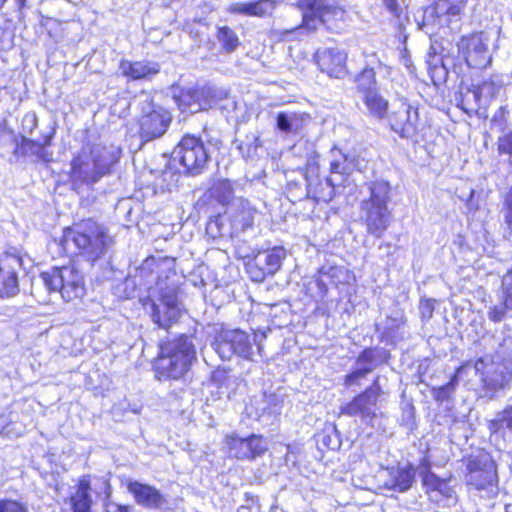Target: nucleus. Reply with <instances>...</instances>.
<instances>
[{
	"label": "nucleus",
	"mask_w": 512,
	"mask_h": 512,
	"mask_svg": "<svg viewBox=\"0 0 512 512\" xmlns=\"http://www.w3.org/2000/svg\"><path fill=\"white\" fill-rule=\"evenodd\" d=\"M385 66L380 59L377 61V68L380 69L381 67Z\"/></svg>",
	"instance_id": "obj_58"
},
{
	"label": "nucleus",
	"mask_w": 512,
	"mask_h": 512,
	"mask_svg": "<svg viewBox=\"0 0 512 512\" xmlns=\"http://www.w3.org/2000/svg\"><path fill=\"white\" fill-rule=\"evenodd\" d=\"M391 190L388 181L375 180L369 186V196L360 203V221L366 232L378 239L384 236L392 222V213L388 207Z\"/></svg>",
	"instance_id": "obj_4"
},
{
	"label": "nucleus",
	"mask_w": 512,
	"mask_h": 512,
	"mask_svg": "<svg viewBox=\"0 0 512 512\" xmlns=\"http://www.w3.org/2000/svg\"><path fill=\"white\" fill-rule=\"evenodd\" d=\"M40 278L50 293L58 292L65 302H78L86 295L84 277L73 266H54L41 272Z\"/></svg>",
	"instance_id": "obj_7"
},
{
	"label": "nucleus",
	"mask_w": 512,
	"mask_h": 512,
	"mask_svg": "<svg viewBox=\"0 0 512 512\" xmlns=\"http://www.w3.org/2000/svg\"><path fill=\"white\" fill-rule=\"evenodd\" d=\"M419 111L407 103L401 104L395 111L388 115L391 129L401 138L412 139L414 143L424 140V136L418 137Z\"/></svg>",
	"instance_id": "obj_16"
},
{
	"label": "nucleus",
	"mask_w": 512,
	"mask_h": 512,
	"mask_svg": "<svg viewBox=\"0 0 512 512\" xmlns=\"http://www.w3.org/2000/svg\"><path fill=\"white\" fill-rule=\"evenodd\" d=\"M252 498V495H250L249 493H245V499L246 500H249Z\"/></svg>",
	"instance_id": "obj_60"
},
{
	"label": "nucleus",
	"mask_w": 512,
	"mask_h": 512,
	"mask_svg": "<svg viewBox=\"0 0 512 512\" xmlns=\"http://www.w3.org/2000/svg\"><path fill=\"white\" fill-rule=\"evenodd\" d=\"M294 6L301 12L306 33H315L323 26L330 33L341 34L348 26V11L337 1L296 0Z\"/></svg>",
	"instance_id": "obj_3"
},
{
	"label": "nucleus",
	"mask_w": 512,
	"mask_h": 512,
	"mask_svg": "<svg viewBox=\"0 0 512 512\" xmlns=\"http://www.w3.org/2000/svg\"><path fill=\"white\" fill-rule=\"evenodd\" d=\"M121 75L128 81L151 80L157 76L161 67L158 62L148 60H127L119 62Z\"/></svg>",
	"instance_id": "obj_20"
},
{
	"label": "nucleus",
	"mask_w": 512,
	"mask_h": 512,
	"mask_svg": "<svg viewBox=\"0 0 512 512\" xmlns=\"http://www.w3.org/2000/svg\"><path fill=\"white\" fill-rule=\"evenodd\" d=\"M458 58L463 61L466 71L459 65V72L464 80H471L472 73L488 68L492 63L489 49V36L484 31H473L462 35L456 43Z\"/></svg>",
	"instance_id": "obj_5"
},
{
	"label": "nucleus",
	"mask_w": 512,
	"mask_h": 512,
	"mask_svg": "<svg viewBox=\"0 0 512 512\" xmlns=\"http://www.w3.org/2000/svg\"><path fill=\"white\" fill-rule=\"evenodd\" d=\"M301 30L304 31L302 21L297 26H294L292 28L272 30L270 32V37L274 43L298 41L300 39Z\"/></svg>",
	"instance_id": "obj_38"
},
{
	"label": "nucleus",
	"mask_w": 512,
	"mask_h": 512,
	"mask_svg": "<svg viewBox=\"0 0 512 512\" xmlns=\"http://www.w3.org/2000/svg\"><path fill=\"white\" fill-rule=\"evenodd\" d=\"M276 123L277 128L285 133H290L292 131V124L288 117V115L285 112H279L276 115Z\"/></svg>",
	"instance_id": "obj_49"
},
{
	"label": "nucleus",
	"mask_w": 512,
	"mask_h": 512,
	"mask_svg": "<svg viewBox=\"0 0 512 512\" xmlns=\"http://www.w3.org/2000/svg\"><path fill=\"white\" fill-rule=\"evenodd\" d=\"M329 173L331 175H333V174L346 175L347 174L346 168L344 167L343 163L339 160H333L330 162Z\"/></svg>",
	"instance_id": "obj_52"
},
{
	"label": "nucleus",
	"mask_w": 512,
	"mask_h": 512,
	"mask_svg": "<svg viewBox=\"0 0 512 512\" xmlns=\"http://www.w3.org/2000/svg\"><path fill=\"white\" fill-rule=\"evenodd\" d=\"M506 277H512V269L508 270L506 273ZM501 302L506 308H510L512 310V282L508 283L503 288V295L501 298Z\"/></svg>",
	"instance_id": "obj_50"
},
{
	"label": "nucleus",
	"mask_w": 512,
	"mask_h": 512,
	"mask_svg": "<svg viewBox=\"0 0 512 512\" xmlns=\"http://www.w3.org/2000/svg\"><path fill=\"white\" fill-rule=\"evenodd\" d=\"M511 310L506 308L505 305L500 302L499 305L492 306L488 311V318L493 323H499L506 318L507 312Z\"/></svg>",
	"instance_id": "obj_47"
},
{
	"label": "nucleus",
	"mask_w": 512,
	"mask_h": 512,
	"mask_svg": "<svg viewBox=\"0 0 512 512\" xmlns=\"http://www.w3.org/2000/svg\"><path fill=\"white\" fill-rule=\"evenodd\" d=\"M335 196V185L328 177L318 178L306 183V197L316 203H328Z\"/></svg>",
	"instance_id": "obj_29"
},
{
	"label": "nucleus",
	"mask_w": 512,
	"mask_h": 512,
	"mask_svg": "<svg viewBox=\"0 0 512 512\" xmlns=\"http://www.w3.org/2000/svg\"><path fill=\"white\" fill-rule=\"evenodd\" d=\"M385 7L396 17L400 16V8L397 0H383Z\"/></svg>",
	"instance_id": "obj_53"
},
{
	"label": "nucleus",
	"mask_w": 512,
	"mask_h": 512,
	"mask_svg": "<svg viewBox=\"0 0 512 512\" xmlns=\"http://www.w3.org/2000/svg\"><path fill=\"white\" fill-rule=\"evenodd\" d=\"M196 349L189 336L179 334L158 343V351L151 361L154 379L158 382L184 380L196 361Z\"/></svg>",
	"instance_id": "obj_2"
},
{
	"label": "nucleus",
	"mask_w": 512,
	"mask_h": 512,
	"mask_svg": "<svg viewBox=\"0 0 512 512\" xmlns=\"http://www.w3.org/2000/svg\"><path fill=\"white\" fill-rule=\"evenodd\" d=\"M385 395L386 392L380 384V376L377 375L373 378L370 385L340 406L339 415L351 418L358 417L363 422L372 424L377 418L378 404Z\"/></svg>",
	"instance_id": "obj_8"
},
{
	"label": "nucleus",
	"mask_w": 512,
	"mask_h": 512,
	"mask_svg": "<svg viewBox=\"0 0 512 512\" xmlns=\"http://www.w3.org/2000/svg\"><path fill=\"white\" fill-rule=\"evenodd\" d=\"M215 34L217 41L226 53H232L240 46L237 33L227 25L217 27Z\"/></svg>",
	"instance_id": "obj_37"
},
{
	"label": "nucleus",
	"mask_w": 512,
	"mask_h": 512,
	"mask_svg": "<svg viewBox=\"0 0 512 512\" xmlns=\"http://www.w3.org/2000/svg\"><path fill=\"white\" fill-rule=\"evenodd\" d=\"M495 423L504 424L506 428L512 430V405H508L503 409L501 418L495 421Z\"/></svg>",
	"instance_id": "obj_51"
},
{
	"label": "nucleus",
	"mask_w": 512,
	"mask_h": 512,
	"mask_svg": "<svg viewBox=\"0 0 512 512\" xmlns=\"http://www.w3.org/2000/svg\"><path fill=\"white\" fill-rule=\"evenodd\" d=\"M2 434V431L0 430V435Z\"/></svg>",
	"instance_id": "obj_62"
},
{
	"label": "nucleus",
	"mask_w": 512,
	"mask_h": 512,
	"mask_svg": "<svg viewBox=\"0 0 512 512\" xmlns=\"http://www.w3.org/2000/svg\"><path fill=\"white\" fill-rule=\"evenodd\" d=\"M56 131L54 128L50 132L42 136V141L30 139L25 136H21L19 141L16 143L13 150L14 155L27 156L35 154L43 161H49V153L45 151L46 147L52 145V141L55 137Z\"/></svg>",
	"instance_id": "obj_25"
},
{
	"label": "nucleus",
	"mask_w": 512,
	"mask_h": 512,
	"mask_svg": "<svg viewBox=\"0 0 512 512\" xmlns=\"http://www.w3.org/2000/svg\"><path fill=\"white\" fill-rule=\"evenodd\" d=\"M458 107L461 108L466 113H469L470 111L474 110L473 108L469 107L465 101L464 98H461L458 103Z\"/></svg>",
	"instance_id": "obj_56"
},
{
	"label": "nucleus",
	"mask_w": 512,
	"mask_h": 512,
	"mask_svg": "<svg viewBox=\"0 0 512 512\" xmlns=\"http://www.w3.org/2000/svg\"><path fill=\"white\" fill-rule=\"evenodd\" d=\"M420 465L424 468L421 472V482L426 494L432 495L435 493L446 500L454 497L455 491L450 485V480L440 478L432 472L431 464L427 458L421 460Z\"/></svg>",
	"instance_id": "obj_22"
},
{
	"label": "nucleus",
	"mask_w": 512,
	"mask_h": 512,
	"mask_svg": "<svg viewBox=\"0 0 512 512\" xmlns=\"http://www.w3.org/2000/svg\"><path fill=\"white\" fill-rule=\"evenodd\" d=\"M470 363L469 361L462 362L453 372V374L449 377V380L445 383L447 386H449L453 391H456V388L459 384V376L461 372L469 367Z\"/></svg>",
	"instance_id": "obj_48"
},
{
	"label": "nucleus",
	"mask_w": 512,
	"mask_h": 512,
	"mask_svg": "<svg viewBox=\"0 0 512 512\" xmlns=\"http://www.w3.org/2000/svg\"><path fill=\"white\" fill-rule=\"evenodd\" d=\"M144 264L149 266L150 271L156 273L157 280L156 283L159 284L161 280L160 274L164 273V278L168 279L171 275L175 274V270L172 268H169L167 270L163 269L164 261L161 259H156L155 257H148L145 259Z\"/></svg>",
	"instance_id": "obj_40"
},
{
	"label": "nucleus",
	"mask_w": 512,
	"mask_h": 512,
	"mask_svg": "<svg viewBox=\"0 0 512 512\" xmlns=\"http://www.w3.org/2000/svg\"><path fill=\"white\" fill-rule=\"evenodd\" d=\"M20 261L6 255L0 257V299H9L17 296L19 286Z\"/></svg>",
	"instance_id": "obj_17"
},
{
	"label": "nucleus",
	"mask_w": 512,
	"mask_h": 512,
	"mask_svg": "<svg viewBox=\"0 0 512 512\" xmlns=\"http://www.w3.org/2000/svg\"><path fill=\"white\" fill-rule=\"evenodd\" d=\"M453 46V39L440 34L433 35L428 53L429 65L434 68H437L438 66L444 68L446 62L453 59Z\"/></svg>",
	"instance_id": "obj_26"
},
{
	"label": "nucleus",
	"mask_w": 512,
	"mask_h": 512,
	"mask_svg": "<svg viewBox=\"0 0 512 512\" xmlns=\"http://www.w3.org/2000/svg\"><path fill=\"white\" fill-rule=\"evenodd\" d=\"M256 213V208L251 206L247 200H240L237 208L231 215V224L238 231H247L253 228Z\"/></svg>",
	"instance_id": "obj_32"
},
{
	"label": "nucleus",
	"mask_w": 512,
	"mask_h": 512,
	"mask_svg": "<svg viewBox=\"0 0 512 512\" xmlns=\"http://www.w3.org/2000/svg\"><path fill=\"white\" fill-rule=\"evenodd\" d=\"M355 89L361 95L378 89L375 67L365 65L353 77Z\"/></svg>",
	"instance_id": "obj_34"
},
{
	"label": "nucleus",
	"mask_w": 512,
	"mask_h": 512,
	"mask_svg": "<svg viewBox=\"0 0 512 512\" xmlns=\"http://www.w3.org/2000/svg\"><path fill=\"white\" fill-rule=\"evenodd\" d=\"M0 512H29V510L24 502L12 498H1Z\"/></svg>",
	"instance_id": "obj_42"
},
{
	"label": "nucleus",
	"mask_w": 512,
	"mask_h": 512,
	"mask_svg": "<svg viewBox=\"0 0 512 512\" xmlns=\"http://www.w3.org/2000/svg\"><path fill=\"white\" fill-rule=\"evenodd\" d=\"M370 373H372V367L352 369L344 376L343 384L345 387L360 386L361 380L365 379Z\"/></svg>",
	"instance_id": "obj_39"
},
{
	"label": "nucleus",
	"mask_w": 512,
	"mask_h": 512,
	"mask_svg": "<svg viewBox=\"0 0 512 512\" xmlns=\"http://www.w3.org/2000/svg\"><path fill=\"white\" fill-rule=\"evenodd\" d=\"M504 87V82L499 74H491L487 79L482 80L468 89L474 96L478 106L481 102H491Z\"/></svg>",
	"instance_id": "obj_27"
},
{
	"label": "nucleus",
	"mask_w": 512,
	"mask_h": 512,
	"mask_svg": "<svg viewBox=\"0 0 512 512\" xmlns=\"http://www.w3.org/2000/svg\"><path fill=\"white\" fill-rule=\"evenodd\" d=\"M110 507L111 510H108V512H131L132 510V507L128 504L113 503Z\"/></svg>",
	"instance_id": "obj_54"
},
{
	"label": "nucleus",
	"mask_w": 512,
	"mask_h": 512,
	"mask_svg": "<svg viewBox=\"0 0 512 512\" xmlns=\"http://www.w3.org/2000/svg\"><path fill=\"white\" fill-rule=\"evenodd\" d=\"M173 153L187 175H199L208 166L210 157L201 136L185 133Z\"/></svg>",
	"instance_id": "obj_10"
},
{
	"label": "nucleus",
	"mask_w": 512,
	"mask_h": 512,
	"mask_svg": "<svg viewBox=\"0 0 512 512\" xmlns=\"http://www.w3.org/2000/svg\"><path fill=\"white\" fill-rule=\"evenodd\" d=\"M502 204L505 223L512 230V186L504 194Z\"/></svg>",
	"instance_id": "obj_45"
},
{
	"label": "nucleus",
	"mask_w": 512,
	"mask_h": 512,
	"mask_svg": "<svg viewBox=\"0 0 512 512\" xmlns=\"http://www.w3.org/2000/svg\"><path fill=\"white\" fill-rule=\"evenodd\" d=\"M112 238L95 217H84L62 230L60 245L66 253L94 264L105 254Z\"/></svg>",
	"instance_id": "obj_1"
},
{
	"label": "nucleus",
	"mask_w": 512,
	"mask_h": 512,
	"mask_svg": "<svg viewBox=\"0 0 512 512\" xmlns=\"http://www.w3.org/2000/svg\"><path fill=\"white\" fill-rule=\"evenodd\" d=\"M211 198L221 206H228L234 199V185L229 179H219L211 186Z\"/></svg>",
	"instance_id": "obj_35"
},
{
	"label": "nucleus",
	"mask_w": 512,
	"mask_h": 512,
	"mask_svg": "<svg viewBox=\"0 0 512 512\" xmlns=\"http://www.w3.org/2000/svg\"><path fill=\"white\" fill-rule=\"evenodd\" d=\"M391 359L389 350L378 347L363 348L357 358L356 364L360 367H372V372L380 365L387 364Z\"/></svg>",
	"instance_id": "obj_31"
},
{
	"label": "nucleus",
	"mask_w": 512,
	"mask_h": 512,
	"mask_svg": "<svg viewBox=\"0 0 512 512\" xmlns=\"http://www.w3.org/2000/svg\"><path fill=\"white\" fill-rule=\"evenodd\" d=\"M302 173L304 175L306 183L320 178V165L316 157H311L306 161L302 168Z\"/></svg>",
	"instance_id": "obj_41"
},
{
	"label": "nucleus",
	"mask_w": 512,
	"mask_h": 512,
	"mask_svg": "<svg viewBox=\"0 0 512 512\" xmlns=\"http://www.w3.org/2000/svg\"><path fill=\"white\" fill-rule=\"evenodd\" d=\"M465 461V485L469 490L483 492L484 497L491 499L498 494V471L496 462L485 451L469 455Z\"/></svg>",
	"instance_id": "obj_6"
},
{
	"label": "nucleus",
	"mask_w": 512,
	"mask_h": 512,
	"mask_svg": "<svg viewBox=\"0 0 512 512\" xmlns=\"http://www.w3.org/2000/svg\"><path fill=\"white\" fill-rule=\"evenodd\" d=\"M224 445L229 456L239 461H255L269 449L266 437L255 433L246 437L228 434L224 438Z\"/></svg>",
	"instance_id": "obj_14"
},
{
	"label": "nucleus",
	"mask_w": 512,
	"mask_h": 512,
	"mask_svg": "<svg viewBox=\"0 0 512 512\" xmlns=\"http://www.w3.org/2000/svg\"><path fill=\"white\" fill-rule=\"evenodd\" d=\"M8 0H0V9H2L4 7V5L6 4Z\"/></svg>",
	"instance_id": "obj_59"
},
{
	"label": "nucleus",
	"mask_w": 512,
	"mask_h": 512,
	"mask_svg": "<svg viewBox=\"0 0 512 512\" xmlns=\"http://www.w3.org/2000/svg\"><path fill=\"white\" fill-rule=\"evenodd\" d=\"M431 393H432L433 399L437 403H443V402L451 400L455 391H453L446 384H443L438 387H433L431 389Z\"/></svg>",
	"instance_id": "obj_44"
},
{
	"label": "nucleus",
	"mask_w": 512,
	"mask_h": 512,
	"mask_svg": "<svg viewBox=\"0 0 512 512\" xmlns=\"http://www.w3.org/2000/svg\"><path fill=\"white\" fill-rule=\"evenodd\" d=\"M160 303L163 309L155 302L151 303V318L159 328L169 331L179 320L178 301L175 295L164 293L160 296Z\"/></svg>",
	"instance_id": "obj_18"
},
{
	"label": "nucleus",
	"mask_w": 512,
	"mask_h": 512,
	"mask_svg": "<svg viewBox=\"0 0 512 512\" xmlns=\"http://www.w3.org/2000/svg\"><path fill=\"white\" fill-rule=\"evenodd\" d=\"M102 484H103V494H104V497L105 498H110L111 497V483L109 481V479H106V478H103L102 479Z\"/></svg>",
	"instance_id": "obj_55"
},
{
	"label": "nucleus",
	"mask_w": 512,
	"mask_h": 512,
	"mask_svg": "<svg viewBox=\"0 0 512 512\" xmlns=\"http://www.w3.org/2000/svg\"><path fill=\"white\" fill-rule=\"evenodd\" d=\"M103 173L93 171L90 168L89 160L83 154H75L70 162V170L68 172L69 181L77 186L83 184H93L97 182Z\"/></svg>",
	"instance_id": "obj_24"
},
{
	"label": "nucleus",
	"mask_w": 512,
	"mask_h": 512,
	"mask_svg": "<svg viewBox=\"0 0 512 512\" xmlns=\"http://www.w3.org/2000/svg\"><path fill=\"white\" fill-rule=\"evenodd\" d=\"M497 151L499 155L508 156L509 162L512 163V131L506 132L498 137Z\"/></svg>",
	"instance_id": "obj_43"
},
{
	"label": "nucleus",
	"mask_w": 512,
	"mask_h": 512,
	"mask_svg": "<svg viewBox=\"0 0 512 512\" xmlns=\"http://www.w3.org/2000/svg\"><path fill=\"white\" fill-rule=\"evenodd\" d=\"M469 0H434L432 9L437 17L460 18Z\"/></svg>",
	"instance_id": "obj_33"
},
{
	"label": "nucleus",
	"mask_w": 512,
	"mask_h": 512,
	"mask_svg": "<svg viewBox=\"0 0 512 512\" xmlns=\"http://www.w3.org/2000/svg\"><path fill=\"white\" fill-rule=\"evenodd\" d=\"M435 310L434 300L423 298L419 302V314L422 321H428L432 318Z\"/></svg>",
	"instance_id": "obj_46"
},
{
	"label": "nucleus",
	"mask_w": 512,
	"mask_h": 512,
	"mask_svg": "<svg viewBox=\"0 0 512 512\" xmlns=\"http://www.w3.org/2000/svg\"><path fill=\"white\" fill-rule=\"evenodd\" d=\"M286 255V249L282 246L247 255L243 259L245 272L252 282L262 283L281 269Z\"/></svg>",
	"instance_id": "obj_11"
},
{
	"label": "nucleus",
	"mask_w": 512,
	"mask_h": 512,
	"mask_svg": "<svg viewBox=\"0 0 512 512\" xmlns=\"http://www.w3.org/2000/svg\"><path fill=\"white\" fill-rule=\"evenodd\" d=\"M18 6L20 8L24 7L25 6V3H26V0H16Z\"/></svg>",
	"instance_id": "obj_57"
},
{
	"label": "nucleus",
	"mask_w": 512,
	"mask_h": 512,
	"mask_svg": "<svg viewBox=\"0 0 512 512\" xmlns=\"http://www.w3.org/2000/svg\"><path fill=\"white\" fill-rule=\"evenodd\" d=\"M226 98V91L210 85L185 87L174 95L177 108L182 113L190 114L208 110Z\"/></svg>",
	"instance_id": "obj_9"
},
{
	"label": "nucleus",
	"mask_w": 512,
	"mask_h": 512,
	"mask_svg": "<svg viewBox=\"0 0 512 512\" xmlns=\"http://www.w3.org/2000/svg\"><path fill=\"white\" fill-rule=\"evenodd\" d=\"M213 346L222 359H229L235 354L245 360H252L255 354L254 347L261 353L260 344L239 329L219 330L214 337Z\"/></svg>",
	"instance_id": "obj_12"
},
{
	"label": "nucleus",
	"mask_w": 512,
	"mask_h": 512,
	"mask_svg": "<svg viewBox=\"0 0 512 512\" xmlns=\"http://www.w3.org/2000/svg\"><path fill=\"white\" fill-rule=\"evenodd\" d=\"M512 380V369L496 366L491 371L482 374V388L489 392L505 389Z\"/></svg>",
	"instance_id": "obj_28"
},
{
	"label": "nucleus",
	"mask_w": 512,
	"mask_h": 512,
	"mask_svg": "<svg viewBox=\"0 0 512 512\" xmlns=\"http://www.w3.org/2000/svg\"><path fill=\"white\" fill-rule=\"evenodd\" d=\"M415 468L409 463L405 467L398 468L391 478V486L399 492L407 491L413 484Z\"/></svg>",
	"instance_id": "obj_36"
},
{
	"label": "nucleus",
	"mask_w": 512,
	"mask_h": 512,
	"mask_svg": "<svg viewBox=\"0 0 512 512\" xmlns=\"http://www.w3.org/2000/svg\"><path fill=\"white\" fill-rule=\"evenodd\" d=\"M348 59V52L338 47L320 48L313 54V61L318 70L334 80H342L351 76Z\"/></svg>",
	"instance_id": "obj_15"
},
{
	"label": "nucleus",
	"mask_w": 512,
	"mask_h": 512,
	"mask_svg": "<svg viewBox=\"0 0 512 512\" xmlns=\"http://www.w3.org/2000/svg\"><path fill=\"white\" fill-rule=\"evenodd\" d=\"M478 363H483V358H478L475 362V365H477Z\"/></svg>",
	"instance_id": "obj_61"
},
{
	"label": "nucleus",
	"mask_w": 512,
	"mask_h": 512,
	"mask_svg": "<svg viewBox=\"0 0 512 512\" xmlns=\"http://www.w3.org/2000/svg\"><path fill=\"white\" fill-rule=\"evenodd\" d=\"M362 102L371 118L383 120L388 116L389 101L381 94L379 89L363 94Z\"/></svg>",
	"instance_id": "obj_30"
},
{
	"label": "nucleus",
	"mask_w": 512,
	"mask_h": 512,
	"mask_svg": "<svg viewBox=\"0 0 512 512\" xmlns=\"http://www.w3.org/2000/svg\"><path fill=\"white\" fill-rule=\"evenodd\" d=\"M126 486L135 502L141 507L157 509L166 503L165 497L154 486L138 481H128Z\"/></svg>",
	"instance_id": "obj_21"
},
{
	"label": "nucleus",
	"mask_w": 512,
	"mask_h": 512,
	"mask_svg": "<svg viewBox=\"0 0 512 512\" xmlns=\"http://www.w3.org/2000/svg\"><path fill=\"white\" fill-rule=\"evenodd\" d=\"M277 5V0L238 2L229 5L227 7V12L234 15L265 18L273 15Z\"/></svg>",
	"instance_id": "obj_23"
},
{
	"label": "nucleus",
	"mask_w": 512,
	"mask_h": 512,
	"mask_svg": "<svg viewBox=\"0 0 512 512\" xmlns=\"http://www.w3.org/2000/svg\"><path fill=\"white\" fill-rule=\"evenodd\" d=\"M66 502L72 512H92L94 500L92 497V475L83 474L78 477Z\"/></svg>",
	"instance_id": "obj_19"
},
{
	"label": "nucleus",
	"mask_w": 512,
	"mask_h": 512,
	"mask_svg": "<svg viewBox=\"0 0 512 512\" xmlns=\"http://www.w3.org/2000/svg\"><path fill=\"white\" fill-rule=\"evenodd\" d=\"M173 121L170 109L151 102L147 111H142L137 117L138 135L144 142L152 141L163 136Z\"/></svg>",
	"instance_id": "obj_13"
}]
</instances>
